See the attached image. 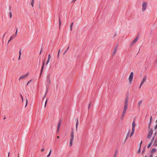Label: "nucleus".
<instances>
[{
    "label": "nucleus",
    "mask_w": 157,
    "mask_h": 157,
    "mask_svg": "<svg viewBox=\"0 0 157 157\" xmlns=\"http://www.w3.org/2000/svg\"><path fill=\"white\" fill-rule=\"evenodd\" d=\"M142 141H141L140 143V147H141V144H142Z\"/></svg>",
    "instance_id": "nucleus-39"
},
{
    "label": "nucleus",
    "mask_w": 157,
    "mask_h": 157,
    "mask_svg": "<svg viewBox=\"0 0 157 157\" xmlns=\"http://www.w3.org/2000/svg\"><path fill=\"white\" fill-rule=\"evenodd\" d=\"M18 157H19V154H18Z\"/></svg>",
    "instance_id": "nucleus-56"
},
{
    "label": "nucleus",
    "mask_w": 157,
    "mask_h": 157,
    "mask_svg": "<svg viewBox=\"0 0 157 157\" xmlns=\"http://www.w3.org/2000/svg\"><path fill=\"white\" fill-rule=\"evenodd\" d=\"M73 140H70V147H71L72 145Z\"/></svg>",
    "instance_id": "nucleus-23"
},
{
    "label": "nucleus",
    "mask_w": 157,
    "mask_h": 157,
    "mask_svg": "<svg viewBox=\"0 0 157 157\" xmlns=\"http://www.w3.org/2000/svg\"><path fill=\"white\" fill-rule=\"evenodd\" d=\"M47 91L46 92H45V94H44V96H43V99H44V98H45V97H46V95H47Z\"/></svg>",
    "instance_id": "nucleus-24"
},
{
    "label": "nucleus",
    "mask_w": 157,
    "mask_h": 157,
    "mask_svg": "<svg viewBox=\"0 0 157 157\" xmlns=\"http://www.w3.org/2000/svg\"><path fill=\"white\" fill-rule=\"evenodd\" d=\"M51 152H52V150H51L49 152V153L48 154L47 156L46 157H49V156H50V155H51Z\"/></svg>",
    "instance_id": "nucleus-25"
},
{
    "label": "nucleus",
    "mask_w": 157,
    "mask_h": 157,
    "mask_svg": "<svg viewBox=\"0 0 157 157\" xmlns=\"http://www.w3.org/2000/svg\"><path fill=\"white\" fill-rule=\"evenodd\" d=\"M28 75L29 73H27L24 75H22L19 78V80H20L21 79H25L28 76Z\"/></svg>",
    "instance_id": "nucleus-5"
},
{
    "label": "nucleus",
    "mask_w": 157,
    "mask_h": 157,
    "mask_svg": "<svg viewBox=\"0 0 157 157\" xmlns=\"http://www.w3.org/2000/svg\"><path fill=\"white\" fill-rule=\"evenodd\" d=\"M42 50H41L40 52V54H41V52L42 51Z\"/></svg>",
    "instance_id": "nucleus-50"
},
{
    "label": "nucleus",
    "mask_w": 157,
    "mask_h": 157,
    "mask_svg": "<svg viewBox=\"0 0 157 157\" xmlns=\"http://www.w3.org/2000/svg\"><path fill=\"white\" fill-rule=\"evenodd\" d=\"M117 48H116L114 50L113 52V56L115 54V53H116V52H117Z\"/></svg>",
    "instance_id": "nucleus-19"
},
{
    "label": "nucleus",
    "mask_w": 157,
    "mask_h": 157,
    "mask_svg": "<svg viewBox=\"0 0 157 157\" xmlns=\"http://www.w3.org/2000/svg\"><path fill=\"white\" fill-rule=\"evenodd\" d=\"M60 50H59V52H58V57L59 56V52H60Z\"/></svg>",
    "instance_id": "nucleus-41"
},
{
    "label": "nucleus",
    "mask_w": 157,
    "mask_h": 157,
    "mask_svg": "<svg viewBox=\"0 0 157 157\" xmlns=\"http://www.w3.org/2000/svg\"><path fill=\"white\" fill-rule=\"evenodd\" d=\"M156 122L157 123V120H156Z\"/></svg>",
    "instance_id": "nucleus-58"
},
{
    "label": "nucleus",
    "mask_w": 157,
    "mask_h": 157,
    "mask_svg": "<svg viewBox=\"0 0 157 157\" xmlns=\"http://www.w3.org/2000/svg\"><path fill=\"white\" fill-rule=\"evenodd\" d=\"M154 145H155V146H157V140H156L154 142Z\"/></svg>",
    "instance_id": "nucleus-32"
},
{
    "label": "nucleus",
    "mask_w": 157,
    "mask_h": 157,
    "mask_svg": "<svg viewBox=\"0 0 157 157\" xmlns=\"http://www.w3.org/2000/svg\"><path fill=\"white\" fill-rule=\"evenodd\" d=\"M157 128V124L156 125V126H155V128L156 129Z\"/></svg>",
    "instance_id": "nucleus-46"
},
{
    "label": "nucleus",
    "mask_w": 157,
    "mask_h": 157,
    "mask_svg": "<svg viewBox=\"0 0 157 157\" xmlns=\"http://www.w3.org/2000/svg\"><path fill=\"white\" fill-rule=\"evenodd\" d=\"M47 101H48V100L46 99V101H45V105H44V107H45L46 106V104H47Z\"/></svg>",
    "instance_id": "nucleus-35"
},
{
    "label": "nucleus",
    "mask_w": 157,
    "mask_h": 157,
    "mask_svg": "<svg viewBox=\"0 0 157 157\" xmlns=\"http://www.w3.org/2000/svg\"><path fill=\"white\" fill-rule=\"evenodd\" d=\"M69 47H68L67 49H66V50L64 52V55L67 52V51H68V50L69 49Z\"/></svg>",
    "instance_id": "nucleus-31"
},
{
    "label": "nucleus",
    "mask_w": 157,
    "mask_h": 157,
    "mask_svg": "<svg viewBox=\"0 0 157 157\" xmlns=\"http://www.w3.org/2000/svg\"><path fill=\"white\" fill-rule=\"evenodd\" d=\"M78 120H77L76 124V131L77 130V129L78 125Z\"/></svg>",
    "instance_id": "nucleus-14"
},
{
    "label": "nucleus",
    "mask_w": 157,
    "mask_h": 157,
    "mask_svg": "<svg viewBox=\"0 0 157 157\" xmlns=\"http://www.w3.org/2000/svg\"><path fill=\"white\" fill-rule=\"evenodd\" d=\"M153 130L152 129H151L150 130V131L148 132V135L147 136V137L148 139H149L151 138L153 134Z\"/></svg>",
    "instance_id": "nucleus-6"
},
{
    "label": "nucleus",
    "mask_w": 157,
    "mask_h": 157,
    "mask_svg": "<svg viewBox=\"0 0 157 157\" xmlns=\"http://www.w3.org/2000/svg\"><path fill=\"white\" fill-rule=\"evenodd\" d=\"M76 0H72V2H75V1H76Z\"/></svg>",
    "instance_id": "nucleus-49"
},
{
    "label": "nucleus",
    "mask_w": 157,
    "mask_h": 157,
    "mask_svg": "<svg viewBox=\"0 0 157 157\" xmlns=\"http://www.w3.org/2000/svg\"><path fill=\"white\" fill-rule=\"evenodd\" d=\"M27 103H28V100H27H27H26V105H25V107L27 106Z\"/></svg>",
    "instance_id": "nucleus-38"
},
{
    "label": "nucleus",
    "mask_w": 157,
    "mask_h": 157,
    "mask_svg": "<svg viewBox=\"0 0 157 157\" xmlns=\"http://www.w3.org/2000/svg\"><path fill=\"white\" fill-rule=\"evenodd\" d=\"M10 152H9V153H8V157H9V155H10Z\"/></svg>",
    "instance_id": "nucleus-48"
},
{
    "label": "nucleus",
    "mask_w": 157,
    "mask_h": 157,
    "mask_svg": "<svg viewBox=\"0 0 157 157\" xmlns=\"http://www.w3.org/2000/svg\"><path fill=\"white\" fill-rule=\"evenodd\" d=\"M10 40V39H9V40L8 41V43H9L10 42V40Z\"/></svg>",
    "instance_id": "nucleus-42"
},
{
    "label": "nucleus",
    "mask_w": 157,
    "mask_h": 157,
    "mask_svg": "<svg viewBox=\"0 0 157 157\" xmlns=\"http://www.w3.org/2000/svg\"><path fill=\"white\" fill-rule=\"evenodd\" d=\"M132 128L135 129V127L136 125V123L135 122V121L134 119L132 123Z\"/></svg>",
    "instance_id": "nucleus-10"
},
{
    "label": "nucleus",
    "mask_w": 157,
    "mask_h": 157,
    "mask_svg": "<svg viewBox=\"0 0 157 157\" xmlns=\"http://www.w3.org/2000/svg\"><path fill=\"white\" fill-rule=\"evenodd\" d=\"M21 51L20 50L19 51V57L18 58V60H20V57H21Z\"/></svg>",
    "instance_id": "nucleus-30"
},
{
    "label": "nucleus",
    "mask_w": 157,
    "mask_h": 157,
    "mask_svg": "<svg viewBox=\"0 0 157 157\" xmlns=\"http://www.w3.org/2000/svg\"><path fill=\"white\" fill-rule=\"evenodd\" d=\"M50 78V75H48L47 77V81L48 83H48L50 84V83H51Z\"/></svg>",
    "instance_id": "nucleus-9"
},
{
    "label": "nucleus",
    "mask_w": 157,
    "mask_h": 157,
    "mask_svg": "<svg viewBox=\"0 0 157 157\" xmlns=\"http://www.w3.org/2000/svg\"><path fill=\"white\" fill-rule=\"evenodd\" d=\"M6 117H4V119H6Z\"/></svg>",
    "instance_id": "nucleus-54"
},
{
    "label": "nucleus",
    "mask_w": 157,
    "mask_h": 157,
    "mask_svg": "<svg viewBox=\"0 0 157 157\" xmlns=\"http://www.w3.org/2000/svg\"><path fill=\"white\" fill-rule=\"evenodd\" d=\"M152 120V117H151L150 118V122H149V128H150V125L151 124V123Z\"/></svg>",
    "instance_id": "nucleus-18"
},
{
    "label": "nucleus",
    "mask_w": 157,
    "mask_h": 157,
    "mask_svg": "<svg viewBox=\"0 0 157 157\" xmlns=\"http://www.w3.org/2000/svg\"><path fill=\"white\" fill-rule=\"evenodd\" d=\"M44 148H42L41 150V151H44Z\"/></svg>",
    "instance_id": "nucleus-40"
},
{
    "label": "nucleus",
    "mask_w": 157,
    "mask_h": 157,
    "mask_svg": "<svg viewBox=\"0 0 157 157\" xmlns=\"http://www.w3.org/2000/svg\"><path fill=\"white\" fill-rule=\"evenodd\" d=\"M156 133H155V134H154V136L153 137H155V136L156 135Z\"/></svg>",
    "instance_id": "nucleus-51"
},
{
    "label": "nucleus",
    "mask_w": 157,
    "mask_h": 157,
    "mask_svg": "<svg viewBox=\"0 0 157 157\" xmlns=\"http://www.w3.org/2000/svg\"><path fill=\"white\" fill-rule=\"evenodd\" d=\"M59 27H60V26L61 24V22L60 20V18H59Z\"/></svg>",
    "instance_id": "nucleus-26"
},
{
    "label": "nucleus",
    "mask_w": 157,
    "mask_h": 157,
    "mask_svg": "<svg viewBox=\"0 0 157 157\" xmlns=\"http://www.w3.org/2000/svg\"><path fill=\"white\" fill-rule=\"evenodd\" d=\"M142 101H143L142 100H141L139 101L138 102V106L139 107L140 106L142 102Z\"/></svg>",
    "instance_id": "nucleus-15"
},
{
    "label": "nucleus",
    "mask_w": 157,
    "mask_h": 157,
    "mask_svg": "<svg viewBox=\"0 0 157 157\" xmlns=\"http://www.w3.org/2000/svg\"><path fill=\"white\" fill-rule=\"evenodd\" d=\"M138 40V37H136L135 39H134V40L131 43L130 46H132L134 44L136 43L137 41Z\"/></svg>",
    "instance_id": "nucleus-8"
},
{
    "label": "nucleus",
    "mask_w": 157,
    "mask_h": 157,
    "mask_svg": "<svg viewBox=\"0 0 157 157\" xmlns=\"http://www.w3.org/2000/svg\"><path fill=\"white\" fill-rule=\"evenodd\" d=\"M154 137H153L152 140H151V142L149 144L148 146H147V148H149L151 146V144L153 142V141L154 140Z\"/></svg>",
    "instance_id": "nucleus-12"
},
{
    "label": "nucleus",
    "mask_w": 157,
    "mask_h": 157,
    "mask_svg": "<svg viewBox=\"0 0 157 157\" xmlns=\"http://www.w3.org/2000/svg\"><path fill=\"white\" fill-rule=\"evenodd\" d=\"M130 130H129L128 131V133L126 136L125 140H126L128 138L129 136V135L130 133Z\"/></svg>",
    "instance_id": "nucleus-16"
},
{
    "label": "nucleus",
    "mask_w": 157,
    "mask_h": 157,
    "mask_svg": "<svg viewBox=\"0 0 157 157\" xmlns=\"http://www.w3.org/2000/svg\"><path fill=\"white\" fill-rule=\"evenodd\" d=\"M126 113L122 112V115L121 117V119L123 120Z\"/></svg>",
    "instance_id": "nucleus-13"
},
{
    "label": "nucleus",
    "mask_w": 157,
    "mask_h": 157,
    "mask_svg": "<svg viewBox=\"0 0 157 157\" xmlns=\"http://www.w3.org/2000/svg\"><path fill=\"white\" fill-rule=\"evenodd\" d=\"M142 11L144 12L147 9V3L145 2H143L142 5Z\"/></svg>",
    "instance_id": "nucleus-4"
},
{
    "label": "nucleus",
    "mask_w": 157,
    "mask_h": 157,
    "mask_svg": "<svg viewBox=\"0 0 157 157\" xmlns=\"http://www.w3.org/2000/svg\"><path fill=\"white\" fill-rule=\"evenodd\" d=\"M73 23H72L71 25L70 29H71V31H72V26L73 25Z\"/></svg>",
    "instance_id": "nucleus-29"
},
{
    "label": "nucleus",
    "mask_w": 157,
    "mask_h": 157,
    "mask_svg": "<svg viewBox=\"0 0 157 157\" xmlns=\"http://www.w3.org/2000/svg\"><path fill=\"white\" fill-rule=\"evenodd\" d=\"M156 151V149L155 148H152L151 151V152L154 153Z\"/></svg>",
    "instance_id": "nucleus-21"
},
{
    "label": "nucleus",
    "mask_w": 157,
    "mask_h": 157,
    "mask_svg": "<svg viewBox=\"0 0 157 157\" xmlns=\"http://www.w3.org/2000/svg\"><path fill=\"white\" fill-rule=\"evenodd\" d=\"M147 78V76L146 75H144V76H143V78L142 80L141 81V82H140V87H139V88L140 89V88H141V86H142V85L146 81Z\"/></svg>",
    "instance_id": "nucleus-3"
},
{
    "label": "nucleus",
    "mask_w": 157,
    "mask_h": 157,
    "mask_svg": "<svg viewBox=\"0 0 157 157\" xmlns=\"http://www.w3.org/2000/svg\"><path fill=\"white\" fill-rule=\"evenodd\" d=\"M21 96L22 98V101H23V97H22V95H21Z\"/></svg>",
    "instance_id": "nucleus-45"
},
{
    "label": "nucleus",
    "mask_w": 157,
    "mask_h": 157,
    "mask_svg": "<svg viewBox=\"0 0 157 157\" xmlns=\"http://www.w3.org/2000/svg\"><path fill=\"white\" fill-rule=\"evenodd\" d=\"M51 55L50 54H49L48 55V60L47 61H48V62H49L50 61V59H51Z\"/></svg>",
    "instance_id": "nucleus-20"
},
{
    "label": "nucleus",
    "mask_w": 157,
    "mask_h": 157,
    "mask_svg": "<svg viewBox=\"0 0 157 157\" xmlns=\"http://www.w3.org/2000/svg\"><path fill=\"white\" fill-rule=\"evenodd\" d=\"M59 136H57V138L58 139H59Z\"/></svg>",
    "instance_id": "nucleus-53"
},
{
    "label": "nucleus",
    "mask_w": 157,
    "mask_h": 157,
    "mask_svg": "<svg viewBox=\"0 0 157 157\" xmlns=\"http://www.w3.org/2000/svg\"><path fill=\"white\" fill-rule=\"evenodd\" d=\"M133 75H134V74H133V72H131L130 73V75L129 76L128 79L129 83L130 84H131L132 82Z\"/></svg>",
    "instance_id": "nucleus-2"
},
{
    "label": "nucleus",
    "mask_w": 157,
    "mask_h": 157,
    "mask_svg": "<svg viewBox=\"0 0 157 157\" xmlns=\"http://www.w3.org/2000/svg\"><path fill=\"white\" fill-rule=\"evenodd\" d=\"M31 81H32V80L29 81L27 84V85L30 82H31Z\"/></svg>",
    "instance_id": "nucleus-37"
},
{
    "label": "nucleus",
    "mask_w": 157,
    "mask_h": 157,
    "mask_svg": "<svg viewBox=\"0 0 157 157\" xmlns=\"http://www.w3.org/2000/svg\"><path fill=\"white\" fill-rule=\"evenodd\" d=\"M134 132H135V129L132 128V132L131 133L133 134H134Z\"/></svg>",
    "instance_id": "nucleus-34"
},
{
    "label": "nucleus",
    "mask_w": 157,
    "mask_h": 157,
    "mask_svg": "<svg viewBox=\"0 0 157 157\" xmlns=\"http://www.w3.org/2000/svg\"><path fill=\"white\" fill-rule=\"evenodd\" d=\"M140 148L138 149L137 151V152L138 154H140Z\"/></svg>",
    "instance_id": "nucleus-33"
},
{
    "label": "nucleus",
    "mask_w": 157,
    "mask_h": 157,
    "mask_svg": "<svg viewBox=\"0 0 157 157\" xmlns=\"http://www.w3.org/2000/svg\"><path fill=\"white\" fill-rule=\"evenodd\" d=\"M114 157H116V155H115Z\"/></svg>",
    "instance_id": "nucleus-57"
},
{
    "label": "nucleus",
    "mask_w": 157,
    "mask_h": 157,
    "mask_svg": "<svg viewBox=\"0 0 157 157\" xmlns=\"http://www.w3.org/2000/svg\"><path fill=\"white\" fill-rule=\"evenodd\" d=\"M9 14L10 17V18H11L12 17V14L11 12H10L9 13Z\"/></svg>",
    "instance_id": "nucleus-28"
},
{
    "label": "nucleus",
    "mask_w": 157,
    "mask_h": 157,
    "mask_svg": "<svg viewBox=\"0 0 157 157\" xmlns=\"http://www.w3.org/2000/svg\"><path fill=\"white\" fill-rule=\"evenodd\" d=\"M49 62H48V61L47 62V63H46V65H47L48 63H49Z\"/></svg>",
    "instance_id": "nucleus-47"
},
{
    "label": "nucleus",
    "mask_w": 157,
    "mask_h": 157,
    "mask_svg": "<svg viewBox=\"0 0 157 157\" xmlns=\"http://www.w3.org/2000/svg\"><path fill=\"white\" fill-rule=\"evenodd\" d=\"M61 124V121L60 120L59 121L57 125V131L58 132L59 131L60 127Z\"/></svg>",
    "instance_id": "nucleus-7"
},
{
    "label": "nucleus",
    "mask_w": 157,
    "mask_h": 157,
    "mask_svg": "<svg viewBox=\"0 0 157 157\" xmlns=\"http://www.w3.org/2000/svg\"><path fill=\"white\" fill-rule=\"evenodd\" d=\"M150 157H153V155H151L150 156Z\"/></svg>",
    "instance_id": "nucleus-52"
},
{
    "label": "nucleus",
    "mask_w": 157,
    "mask_h": 157,
    "mask_svg": "<svg viewBox=\"0 0 157 157\" xmlns=\"http://www.w3.org/2000/svg\"><path fill=\"white\" fill-rule=\"evenodd\" d=\"M129 100V97L128 96H126L125 100L124 106L123 109V112L124 113H126L127 110L128 106V102Z\"/></svg>",
    "instance_id": "nucleus-1"
},
{
    "label": "nucleus",
    "mask_w": 157,
    "mask_h": 157,
    "mask_svg": "<svg viewBox=\"0 0 157 157\" xmlns=\"http://www.w3.org/2000/svg\"><path fill=\"white\" fill-rule=\"evenodd\" d=\"M17 31H18V29H17L15 33L14 34H16V36H17Z\"/></svg>",
    "instance_id": "nucleus-36"
},
{
    "label": "nucleus",
    "mask_w": 157,
    "mask_h": 157,
    "mask_svg": "<svg viewBox=\"0 0 157 157\" xmlns=\"http://www.w3.org/2000/svg\"><path fill=\"white\" fill-rule=\"evenodd\" d=\"M44 62L43 63V64L42 66V68H41V72H40V76H41V73H42V70H43V67H44Z\"/></svg>",
    "instance_id": "nucleus-22"
},
{
    "label": "nucleus",
    "mask_w": 157,
    "mask_h": 157,
    "mask_svg": "<svg viewBox=\"0 0 157 157\" xmlns=\"http://www.w3.org/2000/svg\"><path fill=\"white\" fill-rule=\"evenodd\" d=\"M133 135V134L131 133V135H130V137H131Z\"/></svg>",
    "instance_id": "nucleus-43"
},
{
    "label": "nucleus",
    "mask_w": 157,
    "mask_h": 157,
    "mask_svg": "<svg viewBox=\"0 0 157 157\" xmlns=\"http://www.w3.org/2000/svg\"><path fill=\"white\" fill-rule=\"evenodd\" d=\"M34 3V0H33L31 3V5L32 7H33V4Z\"/></svg>",
    "instance_id": "nucleus-27"
},
{
    "label": "nucleus",
    "mask_w": 157,
    "mask_h": 157,
    "mask_svg": "<svg viewBox=\"0 0 157 157\" xmlns=\"http://www.w3.org/2000/svg\"><path fill=\"white\" fill-rule=\"evenodd\" d=\"M144 152V150H143V151H142V153H143Z\"/></svg>",
    "instance_id": "nucleus-55"
},
{
    "label": "nucleus",
    "mask_w": 157,
    "mask_h": 157,
    "mask_svg": "<svg viewBox=\"0 0 157 157\" xmlns=\"http://www.w3.org/2000/svg\"><path fill=\"white\" fill-rule=\"evenodd\" d=\"M74 133L73 132H72L71 133V139L70 140H74Z\"/></svg>",
    "instance_id": "nucleus-11"
},
{
    "label": "nucleus",
    "mask_w": 157,
    "mask_h": 157,
    "mask_svg": "<svg viewBox=\"0 0 157 157\" xmlns=\"http://www.w3.org/2000/svg\"><path fill=\"white\" fill-rule=\"evenodd\" d=\"M16 36V34H13V35H12L11 37H10V40H12V39L14 38H15Z\"/></svg>",
    "instance_id": "nucleus-17"
},
{
    "label": "nucleus",
    "mask_w": 157,
    "mask_h": 157,
    "mask_svg": "<svg viewBox=\"0 0 157 157\" xmlns=\"http://www.w3.org/2000/svg\"><path fill=\"white\" fill-rule=\"evenodd\" d=\"M90 103L89 104V106H88V109H89L90 107Z\"/></svg>",
    "instance_id": "nucleus-44"
}]
</instances>
